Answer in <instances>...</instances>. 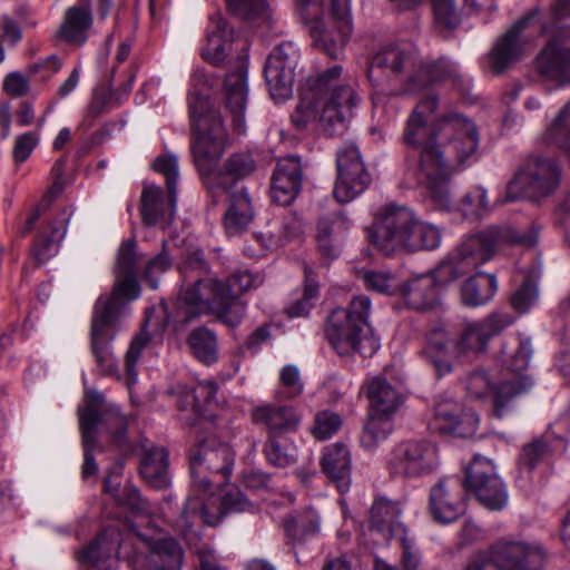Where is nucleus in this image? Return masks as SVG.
Returning a JSON list of instances; mask_svg holds the SVG:
<instances>
[{"instance_id": "obj_1", "label": "nucleus", "mask_w": 570, "mask_h": 570, "mask_svg": "<svg viewBox=\"0 0 570 570\" xmlns=\"http://www.w3.org/2000/svg\"><path fill=\"white\" fill-rule=\"evenodd\" d=\"M438 107L435 95L421 99L405 122L403 140L417 151V183L425 187L438 209L449 212L451 177L456 169L476 159L479 131L470 119L459 114L438 118L430 129L428 121Z\"/></svg>"}, {"instance_id": "obj_2", "label": "nucleus", "mask_w": 570, "mask_h": 570, "mask_svg": "<svg viewBox=\"0 0 570 570\" xmlns=\"http://www.w3.org/2000/svg\"><path fill=\"white\" fill-rule=\"evenodd\" d=\"M188 110L194 163L207 191L218 202L238 180L253 174L256 164L249 153L239 151L232 154L223 168L218 167L228 138L219 111L213 109L208 98L200 92L189 94Z\"/></svg>"}, {"instance_id": "obj_3", "label": "nucleus", "mask_w": 570, "mask_h": 570, "mask_svg": "<svg viewBox=\"0 0 570 570\" xmlns=\"http://www.w3.org/2000/svg\"><path fill=\"white\" fill-rule=\"evenodd\" d=\"M503 243L533 246L534 236L518 233L511 227H489L464 239L451 256L431 274L410 279L402 288L406 305L416 311H431L440 303L441 288L488 262L497 246Z\"/></svg>"}, {"instance_id": "obj_4", "label": "nucleus", "mask_w": 570, "mask_h": 570, "mask_svg": "<svg viewBox=\"0 0 570 570\" xmlns=\"http://www.w3.org/2000/svg\"><path fill=\"white\" fill-rule=\"evenodd\" d=\"M342 72L340 65H333L305 80L291 115L296 129L315 127L327 136H340L347 130L357 101L355 91L343 79Z\"/></svg>"}, {"instance_id": "obj_5", "label": "nucleus", "mask_w": 570, "mask_h": 570, "mask_svg": "<svg viewBox=\"0 0 570 570\" xmlns=\"http://www.w3.org/2000/svg\"><path fill=\"white\" fill-rule=\"evenodd\" d=\"M532 355L531 342L521 335H510L503 342L498 361L503 368L513 373L511 379L494 385L485 371H474L466 379L468 393L476 399L492 395L493 411L498 419L512 413L518 400L533 387V380L522 374Z\"/></svg>"}, {"instance_id": "obj_6", "label": "nucleus", "mask_w": 570, "mask_h": 570, "mask_svg": "<svg viewBox=\"0 0 570 570\" xmlns=\"http://www.w3.org/2000/svg\"><path fill=\"white\" fill-rule=\"evenodd\" d=\"M184 282L188 286L183 292V299L190 312L185 321L188 322L200 314L203 306H207L216 318L228 327H237L246 313V303L236 294H230L222 282L214 278H202L206 272V263L200 253L180 267Z\"/></svg>"}, {"instance_id": "obj_7", "label": "nucleus", "mask_w": 570, "mask_h": 570, "mask_svg": "<svg viewBox=\"0 0 570 570\" xmlns=\"http://www.w3.org/2000/svg\"><path fill=\"white\" fill-rule=\"evenodd\" d=\"M350 0H297L317 47L337 59L352 33Z\"/></svg>"}, {"instance_id": "obj_8", "label": "nucleus", "mask_w": 570, "mask_h": 570, "mask_svg": "<svg viewBox=\"0 0 570 570\" xmlns=\"http://www.w3.org/2000/svg\"><path fill=\"white\" fill-rule=\"evenodd\" d=\"M370 311L371 299L358 295L346 308L337 307L331 312L326 320L325 335L337 354L360 353L367 356L376 351V341L366 330Z\"/></svg>"}, {"instance_id": "obj_9", "label": "nucleus", "mask_w": 570, "mask_h": 570, "mask_svg": "<svg viewBox=\"0 0 570 570\" xmlns=\"http://www.w3.org/2000/svg\"><path fill=\"white\" fill-rule=\"evenodd\" d=\"M102 394L91 391L87 393L85 404L78 410L79 428L83 446V463L81 469L83 480L96 475L98 471L92 450L100 423H105L108 430H110L111 441L119 450H126L128 448L126 417L117 407H111L106 413H102Z\"/></svg>"}, {"instance_id": "obj_10", "label": "nucleus", "mask_w": 570, "mask_h": 570, "mask_svg": "<svg viewBox=\"0 0 570 570\" xmlns=\"http://www.w3.org/2000/svg\"><path fill=\"white\" fill-rule=\"evenodd\" d=\"M252 508L250 502L239 491L227 492L218 502L212 489L206 494L188 495L176 528L190 543L200 538L198 527H217L227 513L244 512Z\"/></svg>"}, {"instance_id": "obj_11", "label": "nucleus", "mask_w": 570, "mask_h": 570, "mask_svg": "<svg viewBox=\"0 0 570 570\" xmlns=\"http://www.w3.org/2000/svg\"><path fill=\"white\" fill-rule=\"evenodd\" d=\"M235 452L224 442L206 439L190 450V493L206 494L227 482L233 473Z\"/></svg>"}, {"instance_id": "obj_12", "label": "nucleus", "mask_w": 570, "mask_h": 570, "mask_svg": "<svg viewBox=\"0 0 570 570\" xmlns=\"http://www.w3.org/2000/svg\"><path fill=\"white\" fill-rule=\"evenodd\" d=\"M153 168L163 174L166 178L168 200L165 199L160 187L146 185L141 193V217L145 224H161L167 226L171 223L177 204V180L178 160L174 154L158 156Z\"/></svg>"}, {"instance_id": "obj_13", "label": "nucleus", "mask_w": 570, "mask_h": 570, "mask_svg": "<svg viewBox=\"0 0 570 570\" xmlns=\"http://www.w3.org/2000/svg\"><path fill=\"white\" fill-rule=\"evenodd\" d=\"M544 559L539 543L500 539L480 551L465 570H483V564H493L499 570H540Z\"/></svg>"}, {"instance_id": "obj_14", "label": "nucleus", "mask_w": 570, "mask_h": 570, "mask_svg": "<svg viewBox=\"0 0 570 570\" xmlns=\"http://www.w3.org/2000/svg\"><path fill=\"white\" fill-rule=\"evenodd\" d=\"M464 485L489 510L500 511L508 504L507 485L499 476L494 463L485 456H473L465 470Z\"/></svg>"}, {"instance_id": "obj_15", "label": "nucleus", "mask_w": 570, "mask_h": 570, "mask_svg": "<svg viewBox=\"0 0 570 570\" xmlns=\"http://www.w3.org/2000/svg\"><path fill=\"white\" fill-rule=\"evenodd\" d=\"M561 170L557 163L541 156L530 157L508 186V197L517 199L518 189L532 196H548L560 184Z\"/></svg>"}, {"instance_id": "obj_16", "label": "nucleus", "mask_w": 570, "mask_h": 570, "mask_svg": "<svg viewBox=\"0 0 570 570\" xmlns=\"http://www.w3.org/2000/svg\"><path fill=\"white\" fill-rule=\"evenodd\" d=\"M337 178L334 196L340 203H348L361 195L371 183L360 150L355 144H343L336 153Z\"/></svg>"}, {"instance_id": "obj_17", "label": "nucleus", "mask_w": 570, "mask_h": 570, "mask_svg": "<svg viewBox=\"0 0 570 570\" xmlns=\"http://www.w3.org/2000/svg\"><path fill=\"white\" fill-rule=\"evenodd\" d=\"M298 60L299 50L291 41L279 43L269 53L264 73L275 100L284 101L292 96Z\"/></svg>"}, {"instance_id": "obj_18", "label": "nucleus", "mask_w": 570, "mask_h": 570, "mask_svg": "<svg viewBox=\"0 0 570 570\" xmlns=\"http://www.w3.org/2000/svg\"><path fill=\"white\" fill-rule=\"evenodd\" d=\"M136 244L134 240H125L118 250L115 267L116 282L112 292L108 296L101 295L96 305L98 307L121 311L125 304L139 296V285L136 277Z\"/></svg>"}, {"instance_id": "obj_19", "label": "nucleus", "mask_w": 570, "mask_h": 570, "mask_svg": "<svg viewBox=\"0 0 570 570\" xmlns=\"http://www.w3.org/2000/svg\"><path fill=\"white\" fill-rule=\"evenodd\" d=\"M440 464L438 446L425 440L406 441L397 444L390 459L393 473L417 478L432 473Z\"/></svg>"}, {"instance_id": "obj_20", "label": "nucleus", "mask_w": 570, "mask_h": 570, "mask_svg": "<svg viewBox=\"0 0 570 570\" xmlns=\"http://www.w3.org/2000/svg\"><path fill=\"white\" fill-rule=\"evenodd\" d=\"M414 212L407 206L390 204L377 214L370 233L372 243L385 254L401 249Z\"/></svg>"}, {"instance_id": "obj_21", "label": "nucleus", "mask_w": 570, "mask_h": 570, "mask_svg": "<svg viewBox=\"0 0 570 570\" xmlns=\"http://www.w3.org/2000/svg\"><path fill=\"white\" fill-rule=\"evenodd\" d=\"M417 52L411 43H394L380 49L367 69L370 81L379 86L384 80L397 79L403 72L410 76L416 68Z\"/></svg>"}, {"instance_id": "obj_22", "label": "nucleus", "mask_w": 570, "mask_h": 570, "mask_svg": "<svg viewBox=\"0 0 570 570\" xmlns=\"http://www.w3.org/2000/svg\"><path fill=\"white\" fill-rule=\"evenodd\" d=\"M121 311L94 306L91 322V351L97 366L104 375H116L118 367L112 355L110 342L115 335V326Z\"/></svg>"}, {"instance_id": "obj_23", "label": "nucleus", "mask_w": 570, "mask_h": 570, "mask_svg": "<svg viewBox=\"0 0 570 570\" xmlns=\"http://www.w3.org/2000/svg\"><path fill=\"white\" fill-rule=\"evenodd\" d=\"M538 72L546 79L570 81V26L560 27L535 59Z\"/></svg>"}, {"instance_id": "obj_24", "label": "nucleus", "mask_w": 570, "mask_h": 570, "mask_svg": "<svg viewBox=\"0 0 570 570\" xmlns=\"http://www.w3.org/2000/svg\"><path fill=\"white\" fill-rule=\"evenodd\" d=\"M512 323L513 317L507 313H492L482 320L464 322L456 341L462 355L484 352L490 340Z\"/></svg>"}, {"instance_id": "obj_25", "label": "nucleus", "mask_w": 570, "mask_h": 570, "mask_svg": "<svg viewBox=\"0 0 570 570\" xmlns=\"http://www.w3.org/2000/svg\"><path fill=\"white\" fill-rule=\"evenodd\" d=\"M429 508L433 519L442 524L456 521L465 510L459 479L443 478L430 490Z\"/></svg>"}, {"instance_id": "obj_26", "label": "nucleus", "mask_w": 570, "mask_h": 570, "mask_svg": "<svg viewBox=\"0 0 570 570\" xmlns=\"http://www.w3.org/2000/svg\"><path fill=\"white\" fill-rule=\"evenodd\" d=\"M252 421L263 426L269 438H278L298 430L302 415L296 407L286 404L262 403L252 409Z\"/></svg>"}, {"instance_id": "obj_27", "label": "nucleus", "mask_w": 570, "mask_h": 570, "mask_svg": "<svg viewBox=\"0 0 570 570\" xmlns=\"http://www.w3.org/2000/svg\"><path fill=\"white\" fill-rule=\"evenodd\" d=\"M432 425L441 433L469 438L476 433L479 417L472 411L463 412L458 402L443 400L435 406Z\"/></svg>"}, {"instance_id": "obj_28", "label": "nucleus", "mask_w": 570, "mask_h": 570, "mask_svg": "<svg viewBox=\"0 0 570 570\" xmlns=\"http://www.w3.org/2000/svg\"><path fill=\"white\" fill-rule=\"evenodd\" d=\"M421 353L439 377L451 373L455 362L463 356L458 342L443 327H436L429 334Z\"/></svg>"}, {"instance_id": "obj_29", "label": "nucleus", "mask_w": 570, "mask_h": 570, "mask_svg": "<svg viewBox=\"0 0 570 570\" xmlns=\"http://www.w3.org/2000/svg\"><path fill=\"white\" fill-rule=\"evenodd\" d=\"M302 164L296 156H288L277 161L272 175L271 198L281 206L291 205L302 187Z\"/></svg>"}, {"instance_id": "obj_30", "label": "nucleus", "mask_w": 570, "mask_h": 570, "mask_svg": "<svg viewBox=\"0 0 570 570\" xmlns=\"http://www.w3.org/2000/svg\"><path fill=\"white\" fill-rule=\"evenodd\" d=\"M71 215L72 212L68 207H63L46 218L32 247L33 258L39 265L48 262L58 253L60 243L67 234Z\"/></svg>"}, {"instance_id": "obj_31", "label": "nucleus", "mask_w": 570, "mask_h": 570, "mask_svg": "<svg viewBox=\"0 0 570 570\" xmlns=\"http://www.w3.org/2000/svg\"><path fill=\"white\" fill-rule=\"evenodd\" d=\"M224 91L226 108L232 114L234 127L243 132L248 96L247 59L244 56L238 59L235 70L226 75Z\"/></svg>"}, {"instance_id": "obj_32", "label": "nucleus", "mask_w": 570, "mask_h": 570, "mask_svg": "<svg viewBox=\"0 0 570 570\" xmlns=\"http://www.w3.org/2000/svg\"><path fill=\"white\" fill-rule=\"evenodd\" d=\"M401 514L399 502L384 497L377 498L370 510L371 531L377 533L384 542L402 537L406 530L400 520Z\"/></svg>"}, {"instance_id": "obj_33", "label": "nucleus", "mask_w": 570, "mask_h": 570, "mask_svg": "<svg viewBox=\"0 0 570 570\" xmlns=\"http://www.w3.org/2000/svg\"><path fill=\"white\" fill-rule=\"evenodd\" d=\"M460 77L459 68L448 59L440 58L432 62L416 63L414 72L404 82V91L415 94L428 86L455 81Z\"/></svg>"}, {"instance_id": "obj_34", "label": "nucleus", "mask_w": 570, "mask_h": 570, "mask_svg": "<svg viewBox=\"0 0 570 570\" xmlns=\"http://www.w3.org/2000/svg\"><path fill=\"white\" fill-rule=\"evenodd\" d=\"M91 26V0H79L67 9L58 30V37L69 45L81 47L88 40V31Z\"/></svg>"}, {"instance_id": "obj_35", "label": "nucleus", "mask_w": 570, "mask_h": 570, "mask_svg": "<svg viewBox=\"0 0 570 570\" xmlns=\"http://www.w3.org/2000/svg\"><path fill=\"white\" fill-rule=\"evenodd\" d=\"M321 465L323 472L336 484L340 492L351 485L352 459L348 448L341 442L325 448Z\"/></svg>"}, {"instance_id": "obj_36", "label": "nucleus", "mask_w": 570, "mask_h": 570, "mask_svg": "<svg viewBox=\"0 0 570 570\" xmlns=\"http://www.w3.org/2000/svg\"><path fill=\"white\" fill-rule=\"evenodd\" d=\"M527 39L507 30L493 45L489 53L490 68L495 73H501L520 60L527 49Z\"/></svg>"}, {"instance_id": "obj_37", "label": "nucleus", "mask_w": 570, "mask_h": 570, "mask_svg": "<svg viewBox=\"0 0 570 570\" xmlns=\"http://www.w3.org/2000/svg\"><path fill=\"white\" fill-rule=\"evenodd\" d=\"M368 411L383 415H393L403 402L399 390L384 376H375L366 383Z\"/></svg>"}, {"instance_id": "obj_38", "label": "nucleus", "mask_w": 570, "mask_h": 570, "mask_svg": "<svg viewBox=\"0 0 570 570\" xmlns=\"http://www.w3.org/2000/svg\"><path fill=\"white\" fill-rule=\"evenodd\" d=\"M141 478L155 489H164L170 482L168 472V451L163 446H150L144 450L140 460Z\"/></svg>"}, {"instance_id": "obj_39", "label": "nucleus", "mask_w": 570, "mask_h": 570, "mask_svg": "<svg viewBox=\"0 0 570 570\" xmlns=\"http://www.w3.org/2000/svg\"><path fill=\"white\" fill-rule=\"evenodd\" d=\"M283 525L287 543L296 548L320 534L321 518L314 509H307L297 515L285 518Z\"/></svg>"}, {"instance_id": "obj_40", "label": "nucleus", "mask_w": 570, "mask_h": 570, "mask_svg": "<svg viewBox=\"0 0 570 570\" xmlns=\"http://www.w3.org/2000/svg\"><path fill=\"white\" fill-rule=\"evenodd\" d=\"M553 450L549 444L548 436L537 439L523 446L519 456L520 475L517 479L521 488H527L532 482L531 472L539 464L550 465Z\"/></svg>"}, {"instance_id": "obj_41", "label": "nucleus", "mask_w": 570, "mask_h": 570, "mask_svg": "<svg viewBox=\"0 0 570 570\" xmlns=\"http://www.w3.org/2000/svg\"><path fill=\"white\" fill-rule=\"evenodd\" d=\"M498 291V281L494 274L476 273L468 278L461 286V299L471 307L489 303Z\"/></svg>"}, {"instance_id": "obj_42", "label": "nucleus", "mask_w": 570, "mask_h": 570, "mask_svg": "<svg viewBox=\"0 0 570 570\" xmlns=\"http://www.w3.org/2000/svg\"><path fill=\"white\" fill-rule=\"evenodd\" d=\"M441 232L433 224L421 220L415 214L407 228L401 249L407 252L433 250L441 244Z\"/></svg>"}, {"instance_id": "obj_43", "label": "nucleus", "mask_w": 570, "mask_h": 570, "mask_svg": "<svg viewBox=\"0 0 570 570\" xmlns=\"http://www.w3.org/2000/svg\"><path fill=\"white\" fill-rule=\"evenodd\" d=\"M148 563L154 570H180L184 552L177 541L164 538L155 542H146Z\"/></svg>"}, {"instance_id": "obj_44", "label": "nucleus", "mask_w": 570, "mask_h": 570, "mask_svg": "<svg viewBox=\"0 0 570 570\" xmlns=\"http://www.w3.org/2000/svg\"><path fill=\"white\" fill-rule=\"evenodd\" d=\"M229 206L224 216V227L229 236L245 230L254 218L252 204L244 190L229 193Z\"/></svg>"}, {"instance_id": "obj_45", "label": "nucleus", "mask_w": 570, "mask_h": 570, "mask_svg": "<svg viewBox=\"0 0 570 570\" xmlns=\"http://www.w3.org/2000/svg\"><path fill=\"white\" fill-rule=\"evenodd\" d=\"M227 23L220 17H213L207 31V42L203 48V57L213 65H220L230 45L225 40Z\"/></svg>"}, {"instance_id": "obj_46", "label": "nucleus", "mask_w": 570, "mask_h": 570, "mask_svg": "<svg viewBox=\"0 0 570 570\" xmlns=\"http://www.w3.org/2000/svg\"><path fill=\"white\" fill-rule=\"evenodd\" d=\"M541 144L562 150L570 159V102L560 110L553 122L546 129Z\"/></svg>"}, {"instance_id": "obj_47", "label": "nucleus", "mask_w": 570, "mask_h": 570, "mask_svg": "<svg viewBox=\"0 0 570 570\" xmlns=\"http://www.w3.org/2000/svg\"><path fill=\"white\" fill-rule=\"evenodd\" d=\"M187 344L194 356L206 365H212L218 360L217 338L213 331L207 327L194 328Z\"/></svg>"}, {"instance_id": "obj_48", "label": "nucleus", "mask_w": 570, "mask_h": 570, "mask_svg": "<svg viewBox=\"0 0 570 570\" xmlns=\"http://www.w3.org/2000/svg\"><path fill=\"white\" fill-rule=\"evenodd\" d=\"M393 430L391 415L371 413L361 434V444L367 451L375 450L384 442Z\"/></svg>"}, {"instance_id": "obj_49", "label": "nucleus", "mask_w": 570, "mask_h": 570, "mask_svg": "<svg viewBox=\"0 0 570 570\" xmlns=\"http://www.w3.org/2000/svg\"><path fill=\"white\" fill-rule=\"evenodd\" d=\"M341 218H322L317 225V246L321 254L327 259H334L340 256V233L337 226H342Z\"/></svg>"}, {"instance_id": "obj_50", "label": "nucleus", "mask_w": 570, "mask_h": 570, "mask_svg": "<svg viewBox=\"0 0 570 570\" xmlns=\"http://www.w3.org/2000/svg\"><path fill=\"white\" fill-rule=\"evenodd\" d=\"M304 391V382L297 366L285 365L279 373L278 385L275 389L274 397L278 402L289 401L298 397Z\"/></svg>"}, {"instance_id": "obj_51", "label": "nucleus", "mask_w": 570, "mask_h": 570, "mask_svg": "<svg viewBox=\"0 0 570 570\" xmlns=\"http://www.w3.org/2000/svg\"><path fill=\"white\" fill-rule=\"evenodd\" d=\"M459 210L465 219L479 220L491 210L487 190L483 187H473L461 199Z\"/></svg>"}, {"instance_id": "obj_52", "label": "nucleus", "mask_w": 570, "mask_h": 570, "mask_svg": "<svg viewBox=\"0 0 570 570\" xmlns=\"http://www.w3.org/2000/svg\"><path fill=\"white\" fill-rule=\"evenodd\" d=\"M115 474H110L104 481V489L106 492L115 495L117 501L127 507L131 512L137 514H148L150 512V508L148 502L141 497L139 490L130 484H126L124 489L116 494L117 489L112 488L111 480Z\"/></svg>"}, {"instance_id": "obj_53", "label": "nucleus", "mask_w": 570, "mask_h": 570, "mask_svg": "<svg viewBox=\"0 0 570 570\" xmlns=\"http://www.w3.org/2000/svg\"><path fill=\"white\" fill-rule=\"evenodd\" d=\"M305 286L304 293L301 299L291 304L286 312L289 317H303L306 316L314 305V301L318 294V284L315 279L314 273L311 267L305 266Z\"/></svg>"}, {"instance_id": "obj_54", "label": "nucleus", "mask_w": 570, "mask_h": 570, "mask_svg": "<svg viewBox=\"0 0 570 570\" xmlns=\"http://www.w3.org/2000/svg\"><path fill=\"white\" fill-rule=\"evenodd\" d=\"M228 10L245 20L267 19L269 16L266 0H226Z\"/></svg>"}, {"instance_id": "obj_55", "label": "nucleus", "mask_w": 570, "mask_h": 570, "mask_svg": "<svg viewBox=\"0 0 570 570\" xmlns=\"http://www.w3.org/2000/svg\"><path fill=\"white\" fill-rule=\"evenodd\" d=\"M342 423V417L337 413L328 410L320 411L314 416L311 433L316 440L325 441L338 432Z\"/></svg>"}, {"instance_id": "obj_56", "label": "nucleus", "mask_w": 570, "mask_h": 570, "mask_svg": "<svg viewBox=\"0 0 570 570\" xmlns=\"http://www.w3.org/2000/svg\"><path fill=\"white\" fill-rule=\"evenodd\" d=\"M362 278L368 289L377 293L393 295L399 289L396 277L389 271L368 269L363 272Z\"/></svg>"}, {"instance_id": "obj_57", "label": "nucleus", "mask_w": 570, "mask_h": 570, "mask_svg": "<svg viewBox=\"0 0 570 570\" xmlns=\"http://www.w3.org/2000/svg\"><path fill=\"white\" fill-rule=\"evenodd\" d=\"M149 342L150 335L145 330V327H142L130 343V346L125 356V368L129 384L137 382L138 374L136 371V365L140 358L142 350L148 345Z\"/></svg>"}, {"instance_id": "obj_58", "label": "nucleus", "mask_w": 570, "mask_h": 570, "mask_svg": "<svg viewBox=\"0 0 570 570\" xmlns=\"http://www.w3.org/2000/svg\"><path fill=\"white\" fill-rule=\"evenodd\" d=\"M65 166H66V159L65 158H59L53 164L51 173L55 176V181H53L50 190L48 191V194L43 197L41 204L38 206V208L27 219L26 226H24V228L22 230L23 234L29 233L33 228L36 222L40 217L41 206H45L43 205L45 203L49 204L52 198H55L56 196H58L62 191L63 186H62L60 179L62 177Z\"/></svg>"}, {"instance_id": "obj_59", "label": "nucleus", "mask_w": 570, "mask_h": 570, "mask_svg": "<svg viewBox=\"0 0 570 570\" xmlns=\"http://www.w3.org/2000/svg\"><path fill=\"white\" fill-rule=\"evenodd\" d=\"M264 452L267 461L278 468H286L297 460L295 448H285L277 438H268Z\"/></svg>"}, {"instance_id": "obj_60", "label": "nucleus", "mask_w": 570, "mask_h": 570, "mask_svg": "<svg viewBox=\"0 0 570 570\" xmlns=\"http://www.w3.org/2000/svg\"><path fill=\"white\" fill-rule=\"evenodd\" d=\"M435 23L444 30H452L459 24L454 0H431Z\"/></svg>"}, {"instance_id": "obj_61", "label": "nucleus", "mask_w": 570, "mask_h": 570, "mask_svg": "<svg viewBox=\"0 0 570 570\" xmlns=\"http://www.w3.org/2000/svg\"><path fill=\"white\" fill-rule=\"evenodd\" d=\"M262 283L258 275H254L249 271H237L233 273L226 283L222 284L230 294H236L238 297L246 291L257 287Z\"/></svg>"}, {"instance_id": "obj_62", "label": "nucleus", "mask_w": 570, "mask_h": 570, "mask_svg": "<svg viewBox=\"0 0 570 570\" xmlns=\"http://www.w3.org/2000/svg\"><path fill=\"white\" fill-rule=\"evenodd\" d=\"M171 265V258L166 252V242H163V250L149 259L145 268V278L148 282L150 288L156 289L158 287V276L165 273Z\"/></svg>"}, {"instance_id": "obj_63", "label": "nucleus", "mask_w": 570, "mask_h": 570, "mask_svg": "<svg viewBox=\"0 0 570 570\" xmlns=\"http://www.w3.org/2000/svg\"><path fill=\"white\" fill-rule=\"evenodd\" d=\"M217 391L218 384L216 381L205 380L198 382L188 393L190 394V402H196L203 410L206 405L214 402Z\"/></svg>"}, {"instance_id": "obj_64", "label": "nucleus", "mask_w": 570, "mask_h": 570, "mask_svg": "<svg viewBox=\"0 0 570 570\" xmlns=\"http://www.w3.org/2000/svg\"><path fill=\"white\" fill-rule=\"evenodd\" d=\"M39 142V135L37 132L28 131L17 136L12 149V156L16 163L26 161Z\"/></svg>"}]
</instances>
